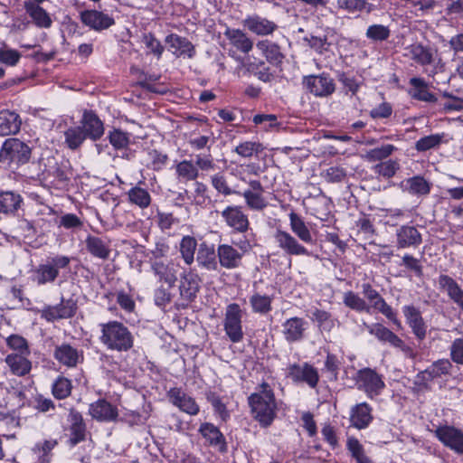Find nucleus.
Instances as JSON below:
<instances>
[{
	"label": "nucleus",
	"instance_id": "obj_1",
	"mask_svg": "<svg viewBox=\"0 0 463 463\" xmlns=\"http://www.w3.org/2000/svg\"><path fill=\"white\" fill-rule=\"evenodd\" d=\"M249 405L253 418L261 427L267 428L273 422L277 414V402L271 387L263 383L257 392L249 397Z\"/></svg>",
	"mask_w": 463,
	"mask_h": 463
},
{
	"label": "nucleus",
	"instance_id": "obj_2",
	"mask_svg": "<svg viewBox=\"0 0 463 463\" xmlns=\"http://www.w3.org/2000/svg\"><path fill=\"white\" fill-rule=\"evenodd\" d=\"M100 343L110 351L128 352L134 346V335L123 323L113 320L99 324Z\"/></svg>",
	"mask_w": 463,
	"mask_h": 463
},
{
	"label": "nucleus",
	"instance_id": "obj_3",
	"mask_svg": "<svg viewBox=\"0 0 463 463\" xmlns=\"http://www.w3.org/2000/svg\"><path fill=\"white\" fill-rule=\"evenodd\" d=\"M32 155L31 146L16 137L7 138L0 149V163L16 166L29 162Z\"/></svg>",
	"mask_w": 463,
	"mask_h": 463
},
{
	"label": "nucleus",
	"instance_id": "obj_4",
	"mask_svg": "<svg viewBox=\"0 0 463 463\" xmlns=\"http://www.w3.org/2000/svg\"><path fill=\"white\" fill-rule=\"evenodd\" d=\"M354 380L357 389L364 392L370 400L380 396L386 386L383 376L369 367L358 370Z\"/></svg>",
	"mask_w": 463,
	"mask_h": 463
},
{
	"label": "nucleus",
	"instance_id": "obj_5",
	"mask_svg": "<svg viewBox=\"0 0 463 463\" xmlns=\"http://www.w3.org/2000/svg\"><path fill=\"white\" fill-rule=\"evenodd\" d=\"M243 311L236 303H232L226 307L223 329L232 343H239L243 339L242 330Z\"/></svg>",
	"mask_w": 463,
	"mask_h": 463
},
{
	"label": "nucleus",
	"instance_id": "obj_6",
	"mask_svg": "<svg viewBox=\"0 0 463 463\" xmlns=\"http://www.w3.org/2000/svg\"><path fill=\"white\" fill-rule=\"evenodd\" d=\"M302 83L309 93L318 98H327L335 90L334 79L326 72L304 76Z\"/></svg>",
	"mask_w": 463,
	"mask_h": 463
},
{
	"label": "nucleus",
	"instance_id": "obj_7",
	"mask_svg": "<svg viewBox=\"0 0 463 463\" xmlns=\"http://www.w3.org/2000/svg\"><path fill=\"white\" fill-rule=\"evenodd\" d=\"M71 259L67 256L57 255L49 258L44 264H41L35 270V280L38 285L53 282L59 276V269L70 265Z\"/></svg>",
	"mask_w": 463,
	"mask_h": 463
},
{
	"label": "nucleus",
	"instance_id": "obj_8",
	"mask_svg": "<svg viewBox=\"0 0 463 463\" xmlns=\"http://www.w3.org/2000/svg\"><path fill=\"white\" fill-rule=\"evenodd\" d=\"M361 288L363 295L370 303V309L373 308L379 311L383 316H385L389 320H391L394 325H401L392 307L386 303V301L382 298L379 292L376 289H374L370 283H364L362 284Z\"/></svg>",
	"mask_w": 463,
	"mask_h": 463
},
{
	"label": "nucleus",
	"instance_id": "obj_9",
	"mask_svg": "<svg viewBox=\"0 0 463 463\" xmlns=\"http://www.w3.org/2000/svg\"><path fill=\"white\" fill-rule=\"evenodd\" d=\"M151 269L158 281L168 288L177 281L178 264L172 260H151Z\"/></svg>",
	"mask_w": 463,
	"mask_h": 463
},
{
	"label": "nucleus",
	"instance_id": "obj_10",
	"mask_svg": "<svg viewBox=\"0 0 463 463\" xmlns=\"http://www.w3.org/2000/svg\"><path fill=\"white\" fill-rule=\"evenodd\" d=\"M241 24L245 30L258 36H269L278 29V24L258 14L247 15Z\"/></svg>",
	"mask_w": 463,
	"mask_h": 463
},
{
	"label": "nucleus",
	"instance_id": "obj_11",
	"mask_svg": "<svg viewBox=\"0 0 463 463\" xmlns=\"http://www.w3.org/2000/svg\"><path fill=\"white\" fill-rule=\"evenodd\" d=\"M404 56L420 66L431 65L438 56V50L420 43H414L404 49Z\"/></svg>",
	"mask_w": 463,
	"mask_h": 463
},
{
	"label": "nucleus",
	"instance_id": "obj_12",
	"mask_svg": "<svg viewBox=\"0 0 463 463\" xmlns=\"http://www.w3.org/2000/svg\"><path fill=\"white\" fill-rule=\"evenodd\" d=\"M273 237L277 246L285 253L295 256H310L308 250L289 232L277 229Z\"/></svg>",
	"mask_w": 463,
	"mask_h": 463
},
{
	"label": "nucleus",
	"instance_id": "obj_13",
	"mask_svg": "<svg viewBox=\"0 0 463 463\" xmlns=\"http://www.w3.org/2000/svg\"><path fill=\"white\" fill-rule=\"evenodd\" d=\"M80 20L85 26L96 32L107 30L115 24L113 17L95 9L81 11Z\"/></svg>",
	"mask_w": 463,
	"mask_h": 463
},
{
	"label": "nucleus",
	"instance_id": "obj_14",
	"mask_svg": "<svg viewBox=\"0 0 463 463\" xmlns=\"http://www.w3.org/2000/svg\"><path fill=\"white\" fill-rule=\"evenodd\" d=\"M221 216L226 225L235 232L242 233L247 232L250 227L248 216L243 213L241 206H227L222 211Z\"/></svg>",
	"mask_w": 463,
	"mask_h": 463
},
{
	"label": "nucleus",
	"instance_id": "obj_15",
	"mask_svg": "<svg viewBox=\"0 0 463 463\" xmlns=\"http://www.w3.org/2000/svg\"><path fill=\"white\" fill-rule=\"evenodd\" d=\"M364 326L368 332L374 335L379 341L388 343L393 347L401 348L404 353L411 354L412 351L410 347L406 346L403 341L393 332L382 324L376 323L373 325H367L364 323Z\"/></svg>",
	"mask_w": 463,
	"mask_h": 463
},
{
	"label": "nucleus",
	"instance_id": "obj_16",
	"mask_svg": "<svg viewBox=\"0 0 463 463\" xmlns=\"http://www.w3.org/2000/svg\"><path fill=\"white\" fill-rule=\"evenodd\" d=\"M288 376L295 382H304L311 388H315L317 385L319 380L318 372L307 363L291 364L288 366Z\"/></svg>",
	"mask_w": 463,
	"mask_h": 463
},
{
	"label": "nucleus",
	"instance_id": "obj_17",
	"mask_svg": "<svg viewBox=\"0 0 463 463\" xmlns=\"http://www.w3.org/2000/svg\"><path fill=\"white\" fill-rule=\"evenodd\" d=\"M53 357L59 364L69 368H74L83 361L82 352L66 343L55 346Z\"/></svg>",
	"mask_w": 463,
	"mask_h": 463
},
{
	"label": "nucleus",
	"instance_id": "obj_18",
	"mask_svg": "<svg viewBox=\"0 0 463 463\" xmlns=\"http://www.w3.org/2000/svg\"><path fill=\"white\" fill-rule=\"evenodd\" d=\"M437 438L447 447L463 454V432L451 426H442L435 431Z\"/></svg>",
	"mask_w": 463,
	"mask_h": 463
},
{
	"label": "nucleus",
	"instance_id": "obj_19",
	"mask_svg": "<svg viewBox=\"0 0 463 463\" xmlns=\"http://www.w3.org/2000/svg\"><path fill=\"white\" fill-rule=\"evenodd\" d=\"M167 397L169 402L183 412L189 415H196L199 412V405L195 400L180 388H171L167 392Z\"/></svg>",
	"mask_w": 463,
	"mask_h": 463
},
{
	"label": "nucleus",
	"instance_id": "obj_20",
	"mask_svg": "<svg viewBox=\"0 0 463 463\" xmlns=\"http://www.w3.org/2000/svg\"><path fill=\"white\" fill-rule=\"evenodd\" d=\"M307 329V322L302 317H294L287 319L282 324V334L285 340L288 343L302 340Z\"/></svg>",
	"mask_w": 463,
	"mask_h": 463
},
{
	"label": "nucleus",
	"instance_id": "obj_21",
	"mask_svg": "<svg viewBox=\"0 0 463 463\" xmlns=\"http://www.w3.org/2000/svg\"><path fill=\"white\" fill-rule=\"evenodd\" d=\"M23 205L24 198L19 193L9 190L0 192V214L15 216Z\"/></svg>",
	"mask_w": 463,
	"mask_h": 463
},
{
	"label": "nucleus",
	"instance_id": "obj_22",
	"mask_svg": "<svg viewBox=\"0 0 463 463\" xmlns=\"http://www.w3.org/2000/svg\"><path fill=\"white\" fill-rule=\"evenodd\" d=\"M90 415L98 421H114L118 416L117 407L104 399L92 402L89 408Z\"/></svg>",
	"mask_w": 463,
	"mask_h": 463
},
{
	"label": "nucleus",
	"instance_id": "obj_23",
	"mask_svg": "<svg viewBox=\"0 0 463 463\" xmlns=\"http://www.w3.org/2000/svg\"><path fill=\"white\" fill-rule=\"evenodd\" d=\"M402 312L412 333L419 340H423L427 335V325L419 309L413 306H404Z\"/></svg>",
	"mask_w": 463,
	"mask_h": 463
},
{
	"label": "nucleus",
	"instance_id": "obj_24",
	"mask_svg": "<svg viewBox=\"0 0 463 463\" xmlns=\"http://www.w3.org/2000/svg\"><path fill=\"white\" fill-rule=\"evenodd\" d=\"M165 42L176 57L187 56L188 58H193L194 56V46L185 37L171 33L165 37Z\"/></svg>",
	"mask_w": 463,
	"mask_h": 463
},
{
	"label": "nucleus",
	"instance_id": "obj_25",
	"mask_svg": "<svg viewBox=\"0 0 463 463\" xmlns=\"http://www.w3.org/2000/svg\"><path fill=\"white\" fill-rule=\"evenodd\" d=\"M218 262L225 269H232L241 265L242 253L229 244H220L217 248Z\"/></svg>",
	"mask_w": 463,
	"mask_h": 463
},
{
	"label": "nucleus",
	"instance_id": "obj_26",
	"mask_svg": "<svg viewBox=\"0 0 463 463\" xmlns=\"http://www.w3.org/2000/svg\"><path fill=\"white\" fill-rule=\"evenodd\" d=\"M218 255L214 247L203 242L199 245L196 256V262L199 267L209 270L215 271L218 269Z\"/></svg>",
	"mask_w": 463,
	"mask_h": 463
},
{
	"label": "nucleus",
	"instance_id": "obj_27",
	"mask_svg": "<svg viewBox=\"0 0 463 463\" xmlns=\"http://www.w3.org/2000/svg\"><path fill=\"white\" fill-rule=\"evenodd\" d=\"M372 407L367 402H361L351 410L350 421L358 430L365 429L373 420Z\"/></svg>",
	"mask_w": 463,
	"mask_h": 463
},
{
	"label": "nucleus",
	"instance_id": "obj_28",
	"mask_svg": "<svg viewBox=\"0 0 463 463\" xmlns=\"http://www.w3.org/2000/svg\"><path fill=\"white\" fill-rule=\"evenodd\" d=\"M397 247L401 249L418 247L421 243V235L419 231L409 225L401 226L396 231Z\"/></svg>",
	"mask_w": 463,
	"mask_h": 463
},
{
	"label": "nucleus",
	"instance_id": "obj_29",
	"mask_svg": "<svg viewBox=\"0 0 463 463\" xmlns=\"http://www.w3.org/2000/svg\"><path fill=\"white\" fill-rule=\"evenodd\" d=\"M30 354H9L5 358L12 373L17 376H24L32 370V362L29 359Z\"/></svg>",
	"mask_w": 463,
	"mask_h": 463
},
{
	"label": "nucleus",
	"instance_id": "obj_30",
	"mask_svg": "<svg viewBox=\"0 0 463 463\" xmlns=\"http://www.w3.org/2000/svg\"><path fill=\"white\" fill-rule=\"evenodd\" d=\"M439 286L445 290L449 298L463 311V289L457 281L448 275H440L438 279Z\"/></svg>",
	"mask_w": 463,
	"mask_h": 463
},
{
	"label": "nucleus",
	"instance_id": "obj_31",
	"mask_svg": "<svg viewBox=\"0 0 463 463\" xmlns=\"http://www.w3.org/2000/svg\"><path fill=\"white\" fill-rule=\"evenodd\" d=\"M82 129L86 137L93 140L99 139L104 134L102 121L92 111H85L81 119Z\"/></svg>",
	"mask_w": 463,
	"mask_h": 463
},
{
	"label": "nucleus",
	"instance_id": "obj_32",
	"mask_svg": "<svg viewBox=\"0 0 463 463\" xmlns=\"http://www.w3.org/2000/svg\"><path fill=\"white\" fill-rule=\"evenodd\" d=\"M223 34L230 44L243 53H249L253 48V42L242 30L228 27Z\"/></svg>",
	"mask_w": 463,
	"mask_h": 463
},
{
	"label": "nucleus",
	"instance_id": "obj_33",
	"mask_svg": "<svg viewBox=\"0 0 463 463\" xmlns=\"http://www.w3.org/2000/svg\"><path fill=\"white\" fill-rule=\"evenodd\" d=\"M69 418L71 422L69 443L71 446H75L85 439L86 425L81 414L74 410H71Z\"/></svg>",
	"mask_w": 463,
	"mask_h": 463
},
{
	"label": "nucleus",
	"instance_id": "obj_34",
	"mask_svg": "<svg viewBox=\"0 0 463 463\" xmlns=\"http://www.w3.org/2000/svg\"><path fill=\"white\" fill-rule=\"evenodd\" d=\"M256 47L261 55L266 58L267 61L271 64L279 65L282 63L285 58L280 46L269 40L259 41L256 44Z\"/></svg>",
	"mask_w": 463,
	"mask_h": 463
},
{
	"label": "nucleus",
	"instance_id": "obj_35",
	"mask_svg": "<svg viewBox=\"0 0 463 463\" xmlns=\"http://www.w3.org/2000/svg\"><path fill=\"white\" fill-rule=\"evenodd\" d=\"M24 8L36 27L48 29L52 26V19L50 14L41 5H36L35 3H24Z\"/></svg>",
	"mask_w": 463,
	"mask_h": 463
},
{
	"label": "nucleus",
	"instance_id": "obj_36",
	"mask_svg": "<svg viewBox=\"0 0 463 463\" xmlns=\"http://www.w3.org/2000/svg\"><path fill=\"white\" fill-rule=\"evenodd\" d=\"M199 432L206 441L213 447L218 448L222 452L226 451V442L222 433L213 424L205 422L200 426Z\"/></svg>",
	"mask_w": 463,
	"mask_h": 463
},
{
	"label": "nucleus",
	"instance_id": "obj_37",
	"mask_svg": "<svg viewBox=\"0 0 463 463\" xmlns=\"http://www.w3.org/2000/svg\"><path fill=\"white\" fill-rule=\"evenodd\" d=\"M289 226L292 232L303 242L312 244L314 242L311 232L303 218L294 212L288 214Z\"/></svg>",
	"mask_w": 463,
	"mask_h": 463
},
{
	"label": "nucleus",
	"instance_id": "obj_38",
	"mask_svg": "<svg viewBox=\"0 0 463 463\" xmlns=\"http://www.w3.org/2000/svg\"><path fill=\"white\" fill-rule=\"evenodd\" d=\"M21 119L17 113L10 110L0 112V136L15 134L21 127Z\"/></svg>",
	"mask_w": 463,
	"mask_h": 463
},
{
	"label": "nucleus",
	"instance_id": "obj_39",
	"mask_svg": "<svg viewBox=\"0 0 463 463\" xmlns=\"http://www.w3.org/2000/svg\"><path fill=\"white\" fill-rule=\"evenodd\" d=\"M410 84L412 87V89L409 91L411 98L426 102L437 101L434 94L428 90V85L423 79L413 77L410 80Z\"/></svg>",
	"mask_w": 463,
	"mask_h": 463
},
{
	"label": "nucleus",
	"instance_id": "obj_40",
	"mask_svg": "<svg viewBox=\"0 0 463 463\" xmlns=\"http://www.w3.org/2000/svg\"><path fill=\"white\" fill-rule=\"evenodd\" d=\"M127 197L129 203L140 209H146L152 202L149 192L138 185L130 188L127 193Z\"/></svg>",
	"mask_w": 463,
	"mask_h": 463
},
{
	"label": "nucleus",
	"instance_id": "obj_41",
	"mask_svg": "<svg viewBox=\"0 0 463 463\" xmlns=\"http://www.w3.org/2000/svg\"><path fill=\"white\" fill-rule=\"evenodd\" d=\"M451 364L449 360H439L429 366L426 370L420 373L421 378L424 381H431L442 375L449 373Z\"/></svg>",
	"mask_w": 463,
	"mask_h": 463
},
{
	"label": "nucleus",
	"instance_id": "obj_42",
	"mask_svg": "<svg viewBox=\"0 0 463 463\" xmlns=\"http://www.w3.org/2000/svg\"><path fill=\"white\" fill-rule=\"evenodd\" d=\"M199 288L197 276L187 274L184 275L181 280L180 294L184 299L191 301L195 298Z\"/></svg>",
	"mask_w": 463,
	"mask_h": 463
},
{
	"label": "nucleus",
	"instance_id": "obj_43",
	"mask_svg": "<svg viewBox=\"0 0 463 463\" xmlns=\"http://www.w3.org/2000/svg\"><path fill=\"white\" fill-rule=\"evenodd\" d=\"M405 189L412 195H427L430 192V184L420 175L405 180Z\"/></svg>",
	"mask_w": 463,
	"mask_h": 463
},
{
	"label": "nucleus",
	"instance_id": "obj_44",
	"mask_svg": "<svg viewBox=\"0 0 463 463\" xmlns=\"http://www.w3.org/2000/svg\"><path fill=\"white\" fill-rule=\"evenodd\" d=\"M88 251L99 259L106 260L109 256V248L102 239L95 236H88L85 241Z\"/></svg>",
	"mask_w": 463,
	"mask_h": 463
},
{
	"label": "nucleus",
	"instance_id": "obj_45",
	"mask_svg": "<svg viewBox=\"0 0 463 463\" xmlns=\"http://www.w3.org/2000/svg\"><path fill=\"white\" fill-rule=\"evenodd\" d=\"M177 178L181 182L194 181L199 175L196 165L190 160H183L175 167Z\"/></svg>",
	"mask_w": 463,
	"mask_h": 463
},
{
	"label": "nucleus",
	"instance_id": "obj_46",
	"mask_svg": "<svg viewBox=\"0 0 463 463\" xmlns=\"http://www.w3.org/2000/svg\"><path fill=\"white\" fill-rule=\"evenodd\" d=\"M56 444L55 440H44L35 444L32 449V452L37 458V461L33 463H50L52 458L51 451Z\"/></svg>",
	"mask_w": 463,
	"mask_h": 463
},
{
	"label": "nucleus",
	"instance_id": "obj_47",
	"mask_svg": "<svg viewBox=\"0 0 463 463\" xmlns=\"http://www.w3.org/2000/svg\"><path fill=\"white\" fill-rule=\"evenodd\" d=\"M346 448L356 463H372L371 458L366 455L364 446L354 437H349L346 441Z\"/></svg>",
	"mask_w": 463,
	"mask_h": 463
},
{
	"label": "nucleus",
	"instance_id": "obj_48",
	"mask_svg": "<svg viewBox=\"0 0 463 463\" xmlns=\"http://www.w3.org/2000/svg\"><path fill=\"white\" fill-rule=\"evenodd\" d=\"M108 138L115 149L123 150L128 147L131 140V134L119 128H113L108 133Z\"/></svg>",
	"mask_w": 463,
	"mask_h": 463
},
{
	"label": "nucleus",
	"instance_id": "obj_49",
	"mask_svg": "<svg viewBox=\"0 0 463 463\" xmlns=\"http://www.w3.org/2000/svg\"><path fill=\"white\" fill-rule=\"evenodd\" d=\"M141 43L147 49L146 54H152L156 60L161 59L165 47L152 33H144Z\"/></svg>",
	"mask_w": 463,
	"mask_h": 463
},
{
	"label": "nucleus",
	"instance_id": "obj_50",
	"mask_svg": "<svg viewBox=\"0 0 463 463\" xmlns=\"http://www.w3.org/2000/svg\"><path fill=\"white\" fill-rule=\"evenodd\" d=\"M344 304L357 312H370V306L358 294L353 291H346L343 297Z\"/></svg>",
	"mask_w": 463,
	"mask_h": 463
},
{
	"label": "nucleus",
	"instance_id": "obj_51",
	"mask_svg": "<svg viewBox=\"0 0 463 463\" xmlns=\"http://www.w3.org/2000/svg\"><path fill=\"white\" fill-rule=\"evenodd\" d=\"M197 247L196 240L192 236L183 237L180 242V253L184 261L191 265L194 260V252Z\"/></svg>",
	"mask_w": 463,
	"mask_h": 463
},
{
	"label": "nucleus",
	"instance_id": "obj_52",
	"mask_svg": "<svg viewBox=\"0 0 463 463\" xmlns=\"http://www.w3.org/2000/svg\"><path fill=\"white\" fill-rule=\"evenodd\" d=\"M65 143L69 148L74 150L81 146L86 139V134L81 127H73L64 132Z\"/></svg>",
	"mask_w": 463,
	"mask_h": 463
},
{
	"label": "nucleus",
	"instance_id": "obj_53",
	"mask_svg": "<svg viewBox=\"0 0 463 463\" xmlns=\"http://www.w3.org/2000/svg\"><path fill=\"white\" fill-rule=\"evenodd\" d=\"M71 380L64 376H59L52 383V392L56 399L62 400L71 395Z\"/></svg>",
	"mask_w": 463,
	"mask_h": 463
},
{
	"label": "nucleus",
	"instance_id": "obj_54",
	"mask_svg": "<svg viewBox=\"0 0 463 463\" xmlns=\"http://www.w3.org/2000/svg\"><path fill=\"white\" fill-rule=\"evenodd\" d=\"M263 151V146L259 142L245 141L239 144L235 148L234 152L240 156L248 158L254 155H259Z\"/></svg>",
	"mask_w": 463,
	"mask_h": 463
},
{
	"label": "nucleus",
	"instance_id": "obj_55",
	"mask_svg": "<svg viewBox=\"0 0 463 463\" xmlns=\"http://www.w3.org/2000/svg\"><path fill=\"white\" fill-rule=\"evenodd\" d=\"M242 196L246 205L254 211H262L268 206V202L263 196V193L243 192Z\"/></svg>",
	"mask_w": 463,
	"mask_h": 463
},
{
	"label": "nucleus",
	"instance_id": "obj_56",
	"mask_svg": "<svg viewBox=\"0 0 463 463\" xmlns=\"http://www.w3.org/2000/svg\"><path fill=\"white\" fill-rule=\"evenodd\" d=\"M250 303L255 313L266 314L271 310V298L269 296L256 293L250 297Z\"/></svg>",
	"mask_w": 463,
	"mask_h": 463
},
{
	"label": "nucleus",
	"instance_id": "obj_57",
	"mask_svg": "<svg viewBox=\"0 0 463 463\" xmlns=\"http://www.w3.org/2000/svg\"><path fill=\"white\" fill-rule=\"evenodd\" d=\"M7 345L14 350V354H31L27 340L19 335H11L6 338Z\"/></svg>",
	"mask_w": 463,
	"mask_h": 463
},
{
	"label": "nucleus",
	"instance_id": "obj_58",
	"mask_svg": "<svg viewBox=\"0 0 463 463\" xmlns=\"http://www.w3.org/2000/svg\"><path fill=\"white\" fill-rule=\"evenodd\" d=\"M21 57L22 54L20 52L11 49L6 44L0 47V62L6 66H15L19 62Z\"/></svg>",
	"mask_w": 463,
	"mask_h": 463
},
{
	"label": "nucleus",
	"instance_id": "obj_59",
	"mask_svg": "<svg viewBox=\"0 0 463 463\" xmlns=\"http://www.w3.org/2000/svg\"><path fill=\"white\" fill-rule=\"evenodd\" d=\"M391 31L388 26L383 24L370 25L366 30V37L373 41H385L389 38Z\"/></svg>",
	"mask_w": 463,
	"mask_h": 463
},
{
	"label": "nucleus",
	"instance_id": "obj_60",
	"mask_svg": "<svg viewBox=\"0 0 463 463\" xmlns=\"http://www.w3.org/2000/svg\"><path fill=\"white\" fill-rule=\"evenodd\" d=\"M395 149L396 148L393 145L386 144L380 147L369 150L366 154V158L369 161H380L392 155Z\"/></svg>",
	"mask_w": 463,
	"mask_h": 463
},
{
	"label": "nucleus",
	"instance_id": "obj_61",
	"mask_svg": "<svg viewBox=\"0 0 463 463\" xmlns=\"http://www.w3.org/2000/svg\"><path fill=\"white\" fill-rule=\"evenodd\" d=\"M441 141V137L439 135H430L419 139L416 143V149L418 151H427L437 146Z\"/></svg>",
	"mask_w": 463,
	"mask_h": 463
},
{
	"label": "nucleus",
	"instance_id": "obj_62",
	"mask_svg": "<svg viewBox=\"0 0 463 463\" xmlns=\"http://www.w3.org/2000/svg\"><path fill=\"white\" fill-rule=\"evenodd\" d=\"M398 169L399 164L393 160H387L375 166L376 173L384 177L393 176Z\"/></svg>",
	"mask_w": 463,
	"mask_h": 463
},
{
	"label": "nucleus",
	"instance_id": "obj_63",
	"mask_svg": "<svg viewBox=\"0 0 463 463\" xmlns=\"http://www.w3.org/2000/svg\"><path fill=\"white\" fill-rule=\"evenodd\" d=\"M212 184L219 193L224 195H230L236 193L230 188L224 175L221 174H216L212 176Z\"/></svg>",
	"mask_w": 463,
	"mask_h": 463
},
{
	"label": "nucleus",
	"instance_id": "obj_64",
	"mask_svg": "<svg viewBox=\"0 0 463 463\" xmlns=\"http://www.w3.org/2000/svg\"><path fill=\"white\" fill-rule=\"evenodd\" d=\"M450 356L456 364H463V338L454 340L450 347Z\"/></svg>",
	"mask_w": 463,
	"mask_h": 463
}]
</instances>
